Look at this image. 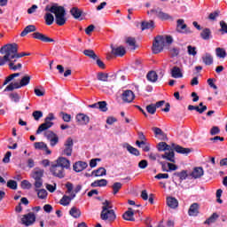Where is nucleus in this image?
I'll return each mask as SVG.
<instances>
[{
  "label": "nucleus",
  "mask_w": 227,
  "mask_h": 227,
  "mask_svg": "<svg viewBox=\"0 0 227 227\" xmlns=\"http://www.w3.org/2000/svg\"><path fill=\"white\" fill-rule=\"evenodd\" d=\"M66 188L67 189V194H72V192H73V194H74V184H72V183H70V182H67V184H66Z\"/></svg>",
  "instance_id": "57"
},
{
  "label": "nucleus",
  "mask_w": 227,
  "mask_h": 227,
  "mask_svg": "<svg viewBox=\"0 0 227 227\" xmlns=\"http://www.w3.org/2000/svg\"><path fill=\"white\" fill-rule=\"evenodd\" d=\"M69 214L74 219H79V217H81V209L74 207L70 209Z\"/></svg>",
  "instance_id": "34"
},
{
  "label": "nucleus",
  "mask_w": 227,
  "mask_h": 227,
  "mask_svg": "<svg viewBox=\"0 0 227 227\" xmlns=\"http://www.w3.org/2000/svg\"><path fill=\"white\" fill-rule=\"evenodd\" d=\"M111 49H112V54L114 56H119V57H122L125 56L126 54V51H125V47L123 46H118V47H114L113 44L111 45Z\"/></svg>",
  "instance_id": "15"
},
{
  "label": "nucleus",
  "mask_w": 227,
  "mask_h": 227,
  "mask_svg": "<svg viewBox=\"0 0 227 227\" xmlns=\"http://www.w3.org/2000/svg\"><path fill=\"white\" fill-rule=\"evenodd\" d=\"M75 198V193L72 192L70 197L64 195L62 199L60 200V205H63V207H67V205H70V201H72Z\"/></svg>",
  "instance_id": "21"
},
{
  "label": "nucleus",
  "mask_w": 227,
  "mask_h": 227,
  "mask_svg": "<svg viewBox=\"0 0 227 227\" xmlns=\"http://www.w3.org/2000/svg\"><path fill=\"white\" fill-rule=\"evenodd\" d=\"M94 176H106L107 175V170L105 168H99L97 170L92 171Z\"/></svg>",
  "instance_id": "37"
},
{
  "label": "nucleus",
  "mask_w": 227,
  "mask_h": 227,
  "mask_svg": "<svg viewBox=\"0 0 227 227\" xmlns=\"http://www.w3.org/2000/svg\"><path fill=\"white\" fill-rule=\"evenodd\" d=\"M21 187L23 189H31V187H33V184H31V183L27 180H23L21 182Z\"/></svg>",
  "instance_id": "55"
},
{
  "label": "nucleus",
  "mask_w": 227,
  "mask_h": 227,
  "mask_svg": "<svg viewBox=\"0 0 227 227\" xmlns=\"http://www.w3.org/2000/svg\"><path fill=\"white\" fill-rule=\"evenodd\" d=\"M187 52L189 56H196L198 54V51H196V47L188 45L187 46Z\"/></svg>",
  "instance_id": "48"
},
{
  "label": "nucleus",
  "mask_w": 227,
  "mask_h": 227,
  "mask_svg": "<svg viewBox=\"0 0 227 227\" xmlns=\"http://www.w3.org/2000/svg\"><path fill=\"white\" fill-rule=\"evenodd\" d=\"M34 146L35 150H45L46 153H48V155H51V150H49V147H47V144L43 142H35L34 144Z\"/></svg>",
  "instance_id": "23"
},
{
  "label": "nucleus",
  "mask_w": 227,
  "mask_h": 227,
  "mask_svg": "<svg viewBox=\"0 0 227 227\" xmlns=\"http://www.w3.org/2000/svg\"><path fill=\"white\" fill-rule=\"evenodd\" d=\"M123 184H121V183H114L113 185H112V189H113V194H118V192H120V189H121Z\"/></svg>",
  "instance_id": "45"
},
{
  "label": "nucleus",
  "mask_w": 227,
  "mask_h": 227,
  "mask_svg": "<svg viewBox=\"0 0 227 227\" xmlns=\"http://www.w3.org/2000/svg\"><path fill=\"white\" fill-rule=\"evenodd\" d=\"M43 173H45L44 170L40 168H35L33 169L31 177L35 180L34 184L35 189H40L43 185V179H42L43 178Z\"/></svg>",
  "instance_id": "7"
},
{
  "label": "nucleus",
  "mask_w": 227,
  "mask_h": 227,
  "mask_svg": "<svg viewBox=\"0 0 227 227\" xmlns=\"http://www.w3.org/2000/svg\"><path fill=\"white\" fill-rule=\"evenodd\" d=\"M107 181L106 179L96 180L91 183L90 187H106Z\"/></svg>",
  "instance_id": "30"
},
{
  "label": "nucleus",
  "mask_w": 227,
  "mask_h": 227,
  "mask_svg": "<svg viewBox=\"0 0 227 227\" xmlns=\"http://www.w3.org/2000/svg\"><path fill=\"white\" fill-rule=\"evenodd\" d=\"M200 36L203 40H210V36H212V31H210V28H205L200 33Z\"/></svg>",
  "instance_id": "36"
},
{
  "label": "nucleus",
  "mask_w": 227,
  "mask_h": 227,
  "mask_svg": "<svg viewBox=\"0 0 227 227\" xmlns=\"http://www.w3.org/2000/svg\"><path fill=\"white\" fill-rule=\"evenodd\" d=\"M155 27V25L153 21H144L141 23V29L142 31H145V29H153Z\"/></svg>",
  "instance_id": "33"
},
{
  "label": "nucleus",
  "mask_w": 227,
  "mask_h": 227,
  "mask_svg": "<svg viewBox=\"0 0 227 227\" xmlns=\"http://www.w3.org/2000/svg\"><path fill=\"white\" fill-rule=\"evenodd\" d=\"M202 61L204 64L210 66V65H212V63H214V57H212V55L210 53H206L202 57Z\"/></svg>",
  "instance_id": "31"
},
{
  "label": "nucleus",
  "mask_w": 227,
  "mask_h": 227,
  "mask_svg": "<svg viewBox=\"0 0 227 227\" xmlns=\"http://www.w3.org/2000/svg\"><path fill=\"white\" fill-rule=\"evenodd\" d=\"M167 166L168 168V172L169 171H176L178 169V166L175 165L173 162L172 163H167Z\"/></svg>",
  "instance_id": "63"
},
{
  "label": "nucleus",
  "mask_w": 227,
  "mask_h": 227,
  "mask_svg": "<svg viewBox=\"0 0 227 227\" xmlns=\"http://www.w3.org/2000/svg\"><path fill=\"white\" fill-rule=\"evenodd\" d=\"M220 27H221V29H220V31H222V33H226L227 34V24H226V22H224V21H220Z\"/></svg>",
  "instance_id": "62"
},
{
  "label": "nucleus",
  "mask_w": 227,
  "mask_h": 227,
  "mask_svg": "<svg viewBox=\"0 0 227 227\" xmlns=\"http://www.w3.org/2000/svg\"><path fill=\"white\" fill-rule=\"evenodd\" d=\"M70 13L74 19H79L82 15V11L77 7H73L70 10Z\"/></svg>",
  "instance_id": "35"
},
{
  "label": "nucleus",
  "mask_w": 227,
  "mask_h": 227,
  "mask_svg": "<svg viewBox=\"0 0 227 227\" xmlns=\"http://www.w3.org/2000/svg\"><path fill=\"white\" fill-rule=\"evenodd\" d=\"M33 38L35 40H40L41 42H44L45 43H51L54 42V39L40 33V32H35L32 35Z\"/></svg>",
  "instance_id": "13"
},
{
  "label": "nucleus",
  "mask_w": 227,
  "mask_h": 227,
  "mask_svg": "<svg viewBox=\"0 0 227 227\" xmlns=\"http://www.w3.org/2000/svg\"><path fill=\"white\" fill-rule=\"evenodd\" d=\"M15 77H20V73H13L7 76L4 82V86H6V84H8V82H11V81H13Z\"/></svg>",
  "instance_id": "40"
},
{
  "label": "nucleus",
  "mask_w": 227,
  "mask_h": 227,
  "mask_svg": "<svg viewBox=\"0 0 227 227\" xmlns=\"http://www.w3.org/2000/svg\"><path fill=\"white\" fill-rule=\"evenodd\" d=\"M34 93L36 97H43L45 95V90L35 89Z\"/></svg>",
  "instance_id": "59"
},
{
  "label": "nucleus",
  "mask_w": 227,
  "mask_h": 227,
  "mask_svg": "<svg viewBox=\"0 0 227 227\" xmlns=\"http://www.w3.org/2000/svg\"><path fill=\"white\" fill-rule=\"evenodd\" d=\"M44 12H46L44 15L46 26H52V24H54V15H52V13L55 14V22L57 26H65V24H67V11L65 10V7L58 5V4L51 6L46 5Z\"/></svg>",
  "instance_id": "2"
},
{
  "label": "nucleus",
  "mask_w": 227,
  "mask_h": 227,
  "mask_svg": "<svg viewBox=\"0 0 227 227\" xmlns=\"http://www.w3.org/2000/svg\"><path fill=\"white\" fill-rule=\"evenodd\" d=\"M32 116L35 120V121H38L40 118H43V113L42 111H34Z\"/></svg>",
  "instance_id": "50"
},
{
  "label": "nucleus",
  "mask_w": 227,
  "mask_h": 227,
  "mask_svg": "<svg viewBox=\"0 0 227 227\" xmlns=\"http://www.w3.org/2000/svg\"><path fill=\"white\" fill-rule=\"evenodd\" d=\"M0 53L4 55L0 56V67H4L7 63L9 70L12 72L22 70V61L19 59L20 58L31 56V53H19V45L15 43L4 45L0 49Z\"/></svg>",
  "instance_id": "1"
},
{
  "label": "nucleus",
  "mask_w": 227,
  "mask_h": 227,
  "mask_svg": "<svg viewBox=\"0 0 227 227\" xmlns=\"http://www.w3.org/2000/svg\"><path fill=\"white\" fill-rule=\"evenodd\" d=\"M158 151L159 152H168V150H175L177 153H183V154H187L191 153V149L190 148H184L180 145H176V144H171V145H167L166 142H160L157 145Z\"/></svg>",
  "instance_id": "5"
},
{
  "label": "nucleus",
  "mask_w": 227,
  "mask_h": 227,
  "mask_svg": "<svg viewBox=\"0 0 227 227\" xmlns=\"http://www.w3.org/2000/svg\"><path fill=\"white\" fill-rule=\"evenodd\" d=\"M36 221V216L33 213L24 215L21 218V223L25 226H31Z\"/></svg>",
  "instance_id": "11"
},
{
  "label": "nucleus",
  "mask_w": 227,
  "mask_h": 227,
  "mask_svg": "<svg viewBox=\"0 0 227 227\" xmlns=\"http://www.w3.org/2000/svg\"><path fill=\"white\" fill-rule=\"evenodd\" d=\"M175 149L171 147V150L166 151L164 154H161V159H164L165 160H168V162L175 163Z\"/></svg>",
  "instance_id": "14"
},
{
  "label": "nucleus",
  "mask_w": 227,
  "mask_h": 227,
  "mask_svg": "<svg viewBox=\"0 0 227 227\" xmlns=\"http://www.w3.org/2000/svg\"><path fill=\"white\" fill-rule=\"evenodd\" d=\"M52 120H55L54 114H49L48 116L44 119V123L41 124L35 134H42V132H45V130H49L52 125H54V122H52Z\"/></svg>",
  "instance_id": "8"
},
{
  "label": "nucleus",
  "mask_w": 227,
  "mask_h": 227,
  "mask_svg": "<svg viewBox=\"0 0 227 227\" xmlns=\"http://www.w3.org/2000/svg\"><path fill=\"white\" fill-rule=\"evenodd\" d=\"M126 43L130 47H136V39L134 37H128L127 40H126Z\"/></svg>",
  "instance_id": "58"
},
{
  "label": "nucleus",
  "mask_w": 227,
  "mask_h": 227,
  "mask_svg": "<svg viewBox=\"0 0 227 227\" xmlns=\"http://www.w3.org/2000/svg\"><path fill=\"white\" fill-rule=\"evenodd\" d=\"M31 82V76L29 74H25L21 77L20 82H12L10 83L4 90V91H13V90H20V88H24V86H27Z\"/></svg>",
  "instance_id": "6"
},
{
  "label": "nucleus",
  "mask_w": 227,
  "mask_h": 227,
  "mask_svg": "<svg viewBox=\"0 0 227 227\" xmlns=\"http://www.w3.org/2000/svg\"><path fill=\"white\" fill-rule=\"evenodd\" d=\"M166 43H173V37L171 35H158L155 37L154 42L153 43V54H159L164 50V45Z\"/></svg>",
  "instance_id": "4"
},
{
  "label": "nucleus",
  "mask_w": 227,
  "mask_h": 227,
  "mask_svg": "<svg viewBox=\"0 0 227 227\" xmlns=\"http://www.w3.org/2000/svg\"><path fill=\"white\" fill-rule=\"evenodd\" d=\"M175 176H178L179 180L184 181L187 179L189 174H187V170H182L181 172L174 173Z\"/></svg>",
  "instance_id": "39"
},
{
  "label": "nucleus",
  "mask_w": 227,
  "mask_h": 227,
  "mask_svg": "<svg viewBox=\"0 0 227 227\" xmlns=\"http://www.w3.org/2000/svg\"><path fill=\"white\" fill-rule=\"evenodd\" d=\"M98 109H100L103 113L107 111V103L106 101L98 102Z\"/></svg>",
  "instance_id": "46"
},
{
  "label": "nucleus",
  "mask_w": 227,
  "mask_h": 227,
  "mask_svg": "<svg viewBox=\"0 0 227 227\" xmlns=\"http://www.w3.org/2000/svg\"><path fill=\"white\" fill-rule=\"evenodd\" d=\"M167 205L169 207V208H178V200L174 197H168Z\"/></svg>",
  "instance_id": "26"
},
{
  "label": "nucleus",
  "mask_w": 227,
  "mask_h": 227,
  "mask_svg": "<svg viewBox=\"0 0 227 227\" xmlns=\"http://www.w3.org/2000/svg\"><path fill=\"white\" fill-rule=\"evenodd\" d=\"M151 13H154L156 17H159V19H161V20H168V19H171V16L169 14L163 12L160 10H151Z\"/></svg>",
  "instance_id": "18"
},
{
  "label": "nucleus",
  "mask_w": 227,
  "mask_h": 227,
  "mask_svg": "<svg viewBox=\"0 0 227 227\" xmlns=\"http://www.w3.org/2000/svg\"><path fill=\"white\" fill-rule=\"evenodd\" d=\"M215 52L217 58H222L223 59V58L226 56V51L223 48H216Z\"/></svg>",
  "instance_id": "47"
},
{
  "label": "nucleus",
  "mask_w": 227,
  "mask_h": 227,
  "mask_svg": "<svg viewBox=\"0 0 227 227\" xmlns=\"http://www.w3.org/2000/svg\"><path fill=\"white\" fill-rule=\"evenodd\" d=\"M122 217L125 219V221H136L134 218V211L131 207H129L128 211L122 215Z\"/></svg>",
  "instance_id": "27"
},
{
  "label": "nucleus",
  "mask_w": 227,
  "mask_h": 227,
  "mask_svg": "<svg viewBox=\"0 0 227 227\" xmlns=\"http://www.w3.org/2000/svg\"><path fill=\"white\" fill-rule=\"evenodd\" d=\"M97 77H98V81L107 82V79H109V74H107V73L99 72L98 73Z\"/></svg>",
  "instance_id": "42"
},
{
  "label": "nucleus",
  "mask_w": 227,
  "mask_h": 227,
  "mask_svg": "<svg viewBox=\"0 0 227 227\" xmlns=\"http://www.w3.org/2000/svg\"><path fill=\"white\" fill-rule=\"evenodd\" d=\"M10 157H12V152H7L3 159V162L4 164H8L10 162Z\"/></svg>",
  "instance_id": "61"
},
{
  "label": "nucleus",
  "mask_w": 227,
  "mask_h": 227,
  "mask_svg": "<svg viewBox=\"0 0 227 227\" xmlns=\"http://www.w3.org/2000/svg\"><path fill=\"white\" fill-rule=\"evenodd\" d=\"M135 97L136 96L134 95V92L132 90H125L122 93V100L124 102L130 103L132 102V100H134Z\"/></svg>",
  "instance_id": "19"
},
{
  "label": "nucleus",
  "mask_w": 227,
  "mask_h": 227,
  "mask_svg": "<svg viewBox=\"0 0 227 227\" xmlns=\"http://www.w3.org/2000/svg\"><path fill=\"white\" fill-rule=\"evenodd\" d=\"M102 205L103 207L100 214L102 221L114 223V221H116V213L113 210V203L109 200H105Z\"/></svg>",
  "instance_id": "3"
},
{
  "label": "nucleus",
  "mask_w": 227,
  "mask_h": 227,
  "mask_svg": "<svg viewBox=\"0 0 227 227\" xmlns=\"http://www.w3.org/2000/svg\"><path fill=\"white\" fill-rule=\"evenodd\" d=\"M124 148H126L128 150V152H129V153H131L132 155H136L138 156L139 155V150L136 149L135 147H133L132 145L126 144L124 145Z\"/></svg>",
  "instance_id": "38"
},
{
  "label": "nucleus",
  "mask_w": 227,
  "mask_h": 227,
  "mask_svg": "<svg viewBox=\"0 0 227 227\" xmlns=\"http://www.w3.org/2000/svg\"><path fill=\"white\" fill-rule=\"evenodd\" d=\"M154 178H156L157 180H168V178H169V174H162V173H159L157 174Z\"/></svg>",
  "instance_id": "54"
},
{
  "label": "nucleus",
  "mask_w": 227,
  "mask_h": 227,
  "mask_svg": "<svg viewBox=\"0 0 227 227\" xmlns=\"http://www.w3.org/2000/svg\"><path fill=\"white\" fill-rule=\"evenodd\" d=\"M59 137H58V135H57L50 140L51 146H56V145H57V143H59Z\"/></svg>",
  "instance_id": "64"
},
{
  "label": "nucleus",
  "mask_w": 227,
  "mask_h": 227,
  "mask_svg": "<svg viewBox=\"0 0 227 227\" xmlns=\"http://www.w3.org/2000/svg\"><path fill=\"white\" fill-rule=\"evenodd\" d=\"M147 81H150V82H157V79H159V75H157V73L155 71H151L146 75Z\"/></svg>",
  "instance_id": "32"
},
{
  "label": "nucleus",
  "mask_w": 227,
  "mask_h": 227,
  "mask_svg": "<svg viewBox=\"0 0 227 227\" xmlns=\"http://www.w3.org/2000/svg\"><path fill=\"white\" fill-rule=\"evenodd\" d=\"M146 111L149 113V114H153L154 113L157 112V108H155V105L151 104L146 106Z\"/></svg>",
  "instance_id": "52"
},
{
  "label": "nucleus",
  "mask_w": 227,
  "mask_h": 227,
  "mask_svg": "<svg viewBox=\"0 0 227 227\" xmlns=\"http://www.w3.org/2000/svg\"><path fill=\"white\" fill-rule=\"evenodd\" d=\"M219 17V11H215L214 12H211L208 16L209 20H215Z\"/></svg>",
  "instance_id": "60"
},
{
  "label": "nucleus",
  "mask_w": 227,
  "mask_h": 227,
  "mask_svg": "<svg viewBox=\"0 0 227 227\" xmlns=\"http://www.w3.org/2000/svg\"><path fill=\"white\" fill-rule=\"evenodd\" d=\"M35 31H36V27L35 25H28L21 32L20 36H26L29 35V33H35Z\"/></svg>",
  "instance_id": "28"
},
{
  "label": "nucleus",
  "mask_w": 227,
  "mask_h": 227,
  "mask_svg": "<svg viewBox=\"0 0 227 227\" xmlns=\"http://www.w3.org/2000/svg\"><path fill=\"white\" fill-rule=\"evenodd\" d=\"M74 170L76 171V173H81V171H84L88 168V163L84 161H77L74 166Z\"/></svg>",
  "instance_id": "20"
},
{
  "label": "nucleus",
  "mask_w": 227,
  "mask_h": 227,
  "mask_svg": "<svg viewBox=\"0 0 227 227\" xmlns=\"http://www.w3.org/2000/svg\"><path fill=\"white\" fill-rule=\"evenodd\" d=\"M74 148V140L69 137L67 139V141L64 144V149L62 151L63 155H67V157H70L72 155V151Z\"/></svg>",
  "instance_id": "10"
},
{
  "label": "nucleus",
  "mask_w": 227,
  "mask_h": 227,
  "mask_svg": "<svg viewBox=\"0 0 227 227\" xmlns=\"http://www.w3.org/2000/svg\"><path fill=\"white\" fill-rule=\"evenodd\" d=\"M50 171L53 176H57V178L65 177V168L59 167V165L57 163L51 165Z\"/></svg>",
  "instance_id": "9"
},
{
  "label": "nucleus",
  "mask_w": 227,
  "mask_h": 227,
  "mask_svg": "<svg viewBox=\"0 0 227 227\" xmlns=\"http://www.w3.org/2000/svg\"><path fill=\"white\" fill-rule=\"evenodd\" d=\"M176 29L178 33H184V35H189V33H192L191 29L187 28V25L184 20H177Z\"/></svg>",
  "instance_id": "12"
},
{
  "label": "nucleus",
  "mask_w": 227,
  "mask_h": 227,
  "mask_svg": "<svg viewBox=\"0 0 227 227\" xmlns=\"http://www.w3.org/2000/svg\"><path fill=\"white\" fill-rule=\"evenodd\" d=\"M219 219V215L214 213L207 220L205 221V224H212Z\"/></svg>",
  "instance_id": "43"
},
{
  "label": "nucleus",
  "mask_w": 227,
  "mask_h": 227,
  "mask_svg": "<svg viewBox=\"0 0 227 227\" xmlns=\"http://www.w3.org/2000/svg\"><path fill=\"white\" fill-rule=\"evenodd\" d=\"M59 116H62V120L66 122H69L72 120V115L65 113V112H60Z\"/></svg>",
  "instance_id": "49"
},
{
  "label": "nucleus",
  "mask_w": 227,
  "mask_h": 227,
  "mask_svg": "<svg viewBox=\"0 0 227 227\" xmlns=\"http://www.w3.org/2000/svg\"><path fill=\"white\" fill-rule=\"evenodd\" d=\"M44 136H45V137H46L49 141H51V139H53L54 137H56V136H58V135H56V133L52 132L51 130H48V131H45V132H44Z\"/></svg>",
  "instance_id": "51"
},
{
  "label": "nucleus",
  "mask_w": 227,
  "mask_h": 227,
  "mask_svg": "<svg viewBox=\"0 0 227 227\" xmlns=\"http://www.w3.org/2000/svg\"><path fill=\"white\" fill-rule=\"evenodd\" d=\"M171 75L174 77V79H181L184 77V74H182V69L178 67H174L171 69Z\"/></svg>",
  "instance_id": "24"
},
{
  "label": "nucleus",
  "mask_w": 227,
  "mask_h": 227,
  "mask_svg": "<svg viewBox=\"0 0 227 227\" xmlns=\"http://www.w3.org/2000/svg\"><path fill=\"white\" fill-rule=\"evenodd\" d=\"M76 121L78 125H88L90 123V117L84 114H78L76 115Z\"/></svg>",
  "instance_id": "16"
},
{
  "label": "nucleus",
  "mask_w": 227,
  "mask_h": 227,
  "mask_svg": "<svg viewBox=\"0 0 227 227\" xmlns=\"http://www.w3.org/2000/svg\"><path fill=\"white\" fill-rule=\"evenodd\" d=\"M188 214L192 216L198 215V214H200V205H198V203L192 204L188 210Z\"/></svg>",
  "instance_id": "22"
},
{
  "label": "nucleus",
  "mask_w": 227,
  "mask_h": 227,
  "mask_svg": "<svg viewBox=\"0 0 227 227\" xmlns=\"http://www.w3.org/2000/svg\"><path fill=\"white\" fill-rule=\"evenodd\" d=\"M138 168H140V169H146V168H148V161L146 160H140Z\"/></svg>",
  "instance_id": "56"
},
{
  "label": "nucleus",
  "mask_w": 227,
  "mask_h": 227,
  "mask_svg": "<svg viewBox=\"0 0 227 227\" xmlns=\"http://www.w3.org/2000/svg\"><path fill=\"white\" fill-rule=\"evenodd\" d=\"M83 54L85 56H88V58H90L91 59H97V54H95V51L93 50H85L83 51Z\"/></svg>",
  "instance_id": "44"
},
{
  "label": "nucleus",
  "mask_w": 227,
  "mask_h": 227,
  "mask_svg": "<svg viewBox=\"0 0 227 227\" xmlns=\"http://www.w3.org/2000/svg\"><path fill=\"white\" fill-rule=\"evenodd\" d=\"M136 145L138 148H142L144 152H149L150 151V144L146 143L145 141H136Z\"/></svg>",
  "instance_id": "29"
},
{
  "label": "nucleus",
  "mask_w": 227,
  "mask_h": 227,
  "mask_svg": "<svg viewBox=\"0 0 227 227\" xmlns=\"http://www.w3.org/2000/svg\"><path fill=\"white\" fill-rule=\"evenodd\" d=\"M35 192H37V196L40 200H45L47 198V190L35 188Z\"/></svg>",
  "instance_id": "41"
},
{
  "label": "nucleus",
  "mask_w": 227,
  "mask_h": 227,
  "mask_svg": "<svg viewBox=\"0 0 227 227\" xmlns=\"http://www.w3.org/2000/svg\"><path fill=\"white\" fill-rule=\"evenodd\" d=\"M56 164H58L63 169H68V168H70V160L65 157L58 158Z\"/></svg>",
  "instance_id": "17"
},
{
  "label": "nucleus",
  "mask_w": 227,
  "mask_h": 227,
  "mask_svg": "<svg viewBox=\"0 0 227 227\" xmlns=\"http://www.w3.org/2000/svg\"><path fill=\"white\" fill-rule=\"evenodd\" d=\"M204 175V171H203V168L201 167H197L193 169V171L191 173V176H192V178H201V176H203Z\"/></svg>",
  "instance_id": "25"
},
{
  "label": "nucleus",
  "mask_w": 227,
  "mask_h": 227,
  "mask_svg": "<svg viewBox=\"0 0 227 227\" xmlns=\"http://www.w3.org/2000/svg\"><path fill=\"white\" fill-rule=\"evenodd\" d=\"M7 187H9V189H12V191H16L17 189V182L14 180H9L7 182Z\"/></svg>",
  "instance_id": "53"
}]
</instances>
